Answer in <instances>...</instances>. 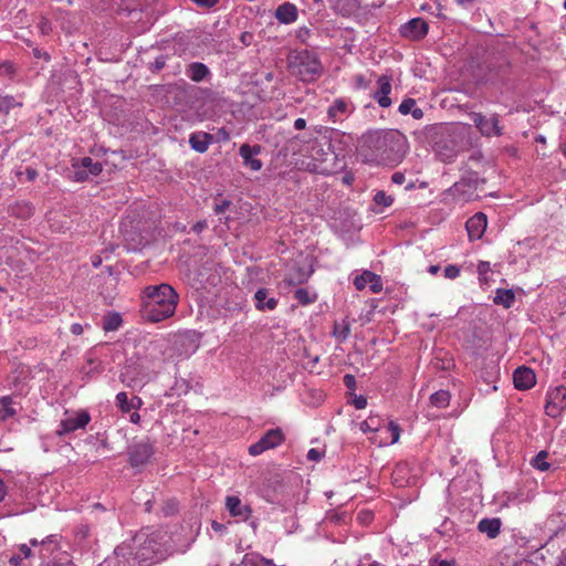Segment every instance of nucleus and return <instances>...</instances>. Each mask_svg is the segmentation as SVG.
<instances>
[{
    "instance_id": "obj_56",
    "label": "nucleus",
    "mask_w": 566,
    "mask_h": 566,
    "mask_svg": "<svg viewBox=\"0 0 566 566\" xmlns=\"http://www.w3.org/2000/svg\"><path fill=\"white\" fill-rule=\"evenodd\" d=\"M38 176V172L35 169H32V168H28L27 169V177L30 181L34 180Z\"/></svg>"
},
{
    "instance_id": "obj_2",
    "label": "nucleus",
    "mask_w": 566,
    "mask_h": 566,
    "mask_svg": "<svg viewBox=\"0 0 566 566\" xmlns=\"http://www.w3.org/2000/svg\"><path fill=\"white\" fill-rule=\"evenodd\" d=\"M159 533L142 531L133 538V546L123 543L115 548V554L123 557L128 564L136 563L138 566H150L160 553Z\"/></svg>"
},
{
    "instance_id": "obj_34",
    "label": "nucleus",
    "mask_w": 566,
    "mask_h": 566,
    "mask_svg": "<svg viewBox=\"0 0 566 566\" xmlns=\"http://www.w3.org/2000/svg\"><path fill=\"white\" fill-rule=\"evenodd\" d=\"M350 333V325L347 319H343L340 322H336L333 328V335L339 342H344L347 339Z\"/></svg>"
},
{
    "instance_id": "obj_51",
    "label": "nucleus",
    "mask_w": 566,
    "mask_h": 566,
    "mask_svg": "<svg viewBox=\"0 0 566 566\" xmlns=\"http://www.w3.org/2000/svg\"><path fill=\"white\" fill-rule=\"evenodd\" d=\"M195 3L201 7H213L219 0H192Z\"/></svg>"
},
{
    "instance_id": "obj_62",
    "label": "nucleus",
    "mask_w": 566,
    "mask_h": 566,
    "mask_svg": "<svg viewBox=\"0 0 566 566\" xmlns=\"http://www.w3.org/2000/svg\"><path fill=\"white\" fill-rule=\"evenodd\" d=\"M49 29H50V27H49V22L48 21L41 22V31H42V33H45Z\"/></svg>"
},
{
    "instance_id": "obj_60",
    "label": "nucleus",
    "mask_w": 566,
    "mask_h": 566,
    "mask_svg": "<svg viewBox=\"0 0 566 566\" xmlns=\"http://www.w3.org/2000/svg\"><path fill=\"white\" fill-rule=\"evenodd\" d=\"M101 263H102V259H101V256H98V255H94V256L92 258V264H93V266H94V268L99 266V265H101Z\"/></svg>"
},
{
    "instance_id": "obj_26",
    "label": "nucleus",
    "mask_w": 566,
    "mask_h": 566,
    "mask_svg": "<svg viewBox=\"0 0 566 566\" xmlns=\"http://www.w3.org/2000/svg\"><path fill=\"white\" fill-rule=\"evenodd\" d=\"M502 522L497 517L482 518L478 524V530L488 535L489 538H495L501 531Z\"/></svg>"
},
{
    "instance_id": "obj_3",
    "label": "nucleus",
    "mask_w": 566,
    "mask_h": 566,
    "mask_svg": "<svg viewBox=\"0 0 566 566\" xmlns=\"http://www.w3.org/2000/svg\"><path fill=\"white\" fill-rule=\"evenodd\" d=\"M400 135L396 132L373 130L363 137V147L377 160H387L398 151Z\"/></svg>"
},
{
    "instance_id": "obj_16",
    "label": "nucleus",
    "mask_w": 566,
    "mask_h": 566,
    "mask_svg": "<svg viewBox=\"0 0 566 566\" xmlns=\"http://www.w3.org/2000/svg\"><path fill=\"white\" fill-rule=\"evenodd\" d=\"M488 227L486 216L478 212L472 216L465 223L468 235L470 240H479L482 238Z\"/></svg>"
},
{
    "instance_id": "obj_63",
    "label": "nucleus",
    "mask_w": 566,
    "mask_h": 566,
    "mask_svg": "<svg viewBox=\"0 0 566 566\" xmlns=\"http://www.w3.org/2000/svg\"><path fill=\"white\" fill-rule=\"evenodd\" d=\"M212 528L217 532L221 531L223 528V525L218 523V522H213L212 523Z\"/></svg>"
},
{
    "instance_id": "obj_53",
    "label": "nucleus",
    "mask_w": 566,
    "mask_h": 566,
    "mask_svg": "<svg viewBox=\"0 0 566 566\" xmlns=\"http://www.w3.org/2000/svg\"><path fill=\"white\" fill-rule=\"evenodd\" d=\"M306 127V120L304 118H297L294 122V128L297 130H302Z\"/></svg>"
},
{
    "instance_id": "obj_40",
    "label": "nucleus",
    "mask_w": 566,
    "mask_h": 566,
    "mask_svg": "<svg viewBox=\"0 0 566 566\" xmlns=\"http://www.w3.org/2000/svg\"><path fill=\"white\" fill-rule=\"evenodd\" d=\"M21 105L20 103L15 102V99L12 96H0V112L2 113H9V111L14 107Z\"/></svg>"
},
{
    "instance_id": "obj_27",
    "label": "nucleus",
    "mask_w": 566,
    "mask_h": 566,
    "mask_svg": "<svg viewBox=\"0 0 566 566\" xmlns=\"http://www.w3.org/2000/svg\"><path fill=\"white\" fill-rule=\"evenodd\" d=\"M186 75L193 82H201L210 75V71L206 64L193 62L187 66Z\"/></svg>"
},
{
    "instance_id": "obj_32",
    "label": "nucleus",
    "mask_w": 566,
    "mask_h": 566,
    "mask_svg": "<svg viewBox=\"0 0 566 566\" xmlns=\"http://www.w3.org/2000/svg\"><path fill=\"white\" fill-rule=\"evenodd\" d=\"M18 549L19 553L13 554L9 558V564L11 566H23V560L32 555L31 548L27 544L19 545Z\"/></svg>"
},
{
    "instance_id": "obj_21",
    "label": "nucleus",
    "mask_w": 566,
    "mask_h": 566,
    "mask_svg": "<svg viewBox=\"0 0 566 566\" xmlns=\"http://www.w3.org/2000/svg\"><path fill=\"white\" fill-rule=\"evenodd\" d=\"M274 17L280 23L291 24L297 20L298 11L295 4L284 2L276 8Z\"/></svg>"
},
{
    "instance_id": "obj_25",
    "label": "nucleus",
    "mask_w": 566,
    "mask_h": 566,
    "mask_svg": "<svg viewBox=\"0 0 566 566\" xmlns=\"http://www.w3.org/2000/svg\"><path fill=\"white\" fill-rule=\"evenodd\" d=\"M116 405L122 412H130L138 410L143 405V400L137 396L129 398L126 392L120 391L116 395Z\"/></svg>"
},
{
    "instance_id": "obj_15",
    "label": "nucleus",
    "mask_w": 566,
    "mask_h": 566,
    "mask_svg": "<svg viewBox=\"0 0 566 566\" xmlns=\"http://www.w3.org/2000/svg\"><path fill=\"white\" fill-rule=\"evenodd\" d=\"M154 453L153 447L148 442L135 444L129 451V461L133 467H139L149 461Z\"/></svg>"
},
{
    "instance_id": "obj_48",
    "label": "nucleus",
    "mask_w": 566,
    "mask_h": 566,
    "mask_svg": "<svg viewBox=\"0 0 566 566\" xmlns=\"http://www.w3.org/2000/svg\"><path fill=\"white\" fill-rule=\"evenodd\" d=\"M87 364H88V369L87 367H83V373H85L86 375H90L91 373H97V365L92 360V359H87Z\"/></svg>"
},
{
    "instance_id": "obj_35",
    "label": "nucleus",
    "mask_w": 566,
    "mask_h": 566,
    "mask_svg": "<svg viewBox=\"0 0 566 566\" xmlns=\"http://www.w3.org/2000/svg\"><path fill=\"white\" fill-rule=\"evenodd\" d=\"M476 272L479 276V281L482 285H489L492 273L491 264L488 261H480L476 266Z\"/></svg>"
},
{
    "instance_id": "obj_47",
    "label": "nucleus",
    "mask_w": 566,
    "mask_h": 566,
    "mask_svg": "<svg viewBox=\"0 0 566 566\" xmlns=\"http://www.w3.org/2000/svg\"><path fill=\"white\" fill-rule=\"evenodd\" d=\"M391 180L396 185H402L405 182V174L400 171H396L391 176Z\"/></svg>"
},
{
    "instance_id": "obj_58",
    "label": "nucleus",
    "mask_w": 566,
    "mask_h": 566,
    "mask_svg": "<svg viewBox=\"0 0 566 566\" xmlns=\"http://www.w3.org/2000/svg\"><path fill=\"white\" fill-rule=\"evenodd\" d=\"M440 271V266L439 265H430L428 268V272L431 274V275H436L438 274Z\"/></svg>"
},
{
    "instance_id": "obj_55",
    "label": "nucleus",
    "mask_w": 566,
    "mask_h": 566,
    "mask_svg": "<svg viewBox=\"0 0 566 566\" xmlns=\"http://www.w3.org/2000/svg\"><path fill=\"white\" fill-rule=\"evenodd\" d=\"M207 227L206 221H199L193 226V231L200 233Z\"/></svg>"
},
{
    "instance_id": "obj_19",
    "label": "nucleus",
    "mask_w": 566,
    "mask_h": 566,
    "mask_svg": "<svg viewBox=\"0 0 566 566\" xmlns=\"http://www.w3.org/2000/svg\"><path fill=\"white\" fill-rule=\"evenodd\" d=\"M21 410L20 401L13 396L0 397V421L13 419Z\"/></svg>"
},
{
    "instance_id": "obj_12",
    "label": "nucleus",
    "mask_w": 566,
    "mask_h": 566,
    "mask_svg": "<svg viewBox=\"0 0 566 566\" xmlns=\"http://www.w3.org/2000/svg\"><path fill=\"white\" fill-rule=\"evenodd\" d=\"M391 482L396 488H405L416 484V475L411 473V467L407 462L398 463L391 474Z\"/></svg>"
},
{
    "instance_id": "obj_11",
    "label": "nucleus",
    "mask_w": 566,
    "mask_h": 566,
    "mask_svg": "<svg viewBox=\"0 0 566 566\" xmlns=\"http://www.w3.org/2000/svg\"><path fill=\"white\" fill-rule=\"evenodd\" d=\"M74 177L77 181H83L90 176H97L102 171V165L94 161L91 157H83L73 163Z\"/></svg>"
},
{
    "instance_id": "obj_64",
    "label": "nucleus",
    "mask_w": 566,
    "mask_h": 566,
    "mask_svg": "<svg viewBox=\"0 0 566 566\" xmlns=\"http://www.w3.org/2000/svg\"><path fill=\"white\" fill-rule=\"evenodd\" d=\"M354 381V377L350 376V375H346L345 376V382L347 386H349V384H352Z\"/></svg>"
},
{
    "instance_id": "obj_50",
    "label": "nucleus",
    "mask_w": 566,
    "mask_h": 566,
    "mask_svg": "<svg viewBox=\"0 0 566 566\" xmlns=\"http://www.w3.org/2000/svg\"><path fill=\"white\" fill-rule=\"evenodd\" d=\"M357 517L361 523H367L371 520V514L368 511H361L358 513Z\"/></svg>"
},
{
    "instance_id": "obj_23",
    "label": "nucleus",
    "mask_w": 566,
    "mask_h": 566,
    "mask_svg": "<svg viewBox=\"0 0 566 566\" xmlns=\"http://www.w3.org/2000/svg\"><path fill=\"white\" fill-rule=\"evenodd\" d=\"M213 136L206 132H195L189 136V145L190 147L203 154L208 150L209 146L212 144Z\"/></svg>"
},
{
    "instance_id": "obj_41",
    "label": "nucleus",
    "mask_w": 566,
    "mask_h": 566,
    "mask_svg": "<svg viewBox=\"0 0 566 566\" xmlns=\"http://www.w3.org/2000/svg\"><path fill=\"white\" fill-rule=\"evenodd\" d=\"M461 273V270L458 265L449 264L443 270V275L446 279L454 280L457 279Z\"/></svg>"
},
{
    "instance_id": "obj_43",
    "label": "nucleus",
    "mask_w": 566,
    "mask_h": 566,
    "mask_svg": "<svg viewBox=\"0 0 566 566\" xmlns=\"http://www.w3.org/2000/svg\"><path fill=\"white\" fill-rule=\"evenodd\" d=\"M353 405L356 409H364L367 406V399L363 395L353 398Z\"/></svg>"
},
{
    "instance_id": "obj_44",
    "label": "nucleus",
    "mask_w": 566,
    "mask_h": 566,
    "mask_svg": "<svg viewBox=\"0 0 566 566\" xmlns=\"http://www.w3.org/2000/svg\"><path fill=\"white\" fill-rule=\"evenodd\" d=\"M430 564H431V566H454V562L453 560L441 559V558H438V557L432 558Z\"/></svg>"
},
{
    "instance_id": "obj_45",
    "label": "nucleus",
    "mask_w": 566,
    "mask_h": 566,
    "mask_svg": "<svg viewBox=\"0 0 566 566\" xmlns=\"http://www.w3.org/2000/svg\"><path fill=\"white\" fill-rule=\"evenodd\" d=\"M216 136L217 142H228L230 139V134L226 128H219Z\"/></svg>"
},
{
    "instance_id": "obj_5",
    "label": "nucleus",
    "mask_w": 566,
    "mask_h": 566,
    "mask_svg": "<svg viewBox=\"0 0 566 566\" xmlns=\"http://www.w3.org/2000/svg\"><path fill=\"white\" fill-rule=\"evenodd\" d=\"M91 421V415L85 409L65 410L56 433L65 436L80 429H85Z\"/></svg>"
},
{
    "instance_id": "obj_9",
    "label": "nucleus",
    "mask_w": 566,
    "mask_h": 566,
    "mask_svg": "<svg viewBox=\"0 0 566 566\" xmlns=\"http://www.w3.org/2000/svg\"><path fill=\"white\" fill-rule=\"evenodd\" d=\"M400 438V428L394 421H384L379 431L376 432L369 440L378 447H387L398 442Z\"/></svg>"
},
{
    "instance_id": "obj_6",
    "label": "nucleus",
    "mask_w": 566,
    "mask_h": 566,
    "mask_svg": "<svg viewBox=\"0 0 566 566\" xmlns=\"http://www.w3.org/2000/svg\"><path fill=\"white\" fill-rule=\"evenodd\" d=\"M470 118L480 134L484 137L501 136L503 134L500 126L499 115L492 114L485 116L482 113H470Z\"/></svg>"
},
{
    "instance_id": "obj_29",
    "label": "nucleus",
    "mask_w": 566,
    "mask_h": 566,
    "mask_svg": "<svg viewBox=\"0 0 566 566\" xmlns=\"http://www.w3.org/2000/svg\"><path fill=\"white\" fill-rule=\"evenodd\" d=\"M493 302L496 305L510 308L515 302V294L512 290L497 289Z\"/></svg>"
},
{
    "instance_id": "obj_38",
    "label": "nucleus",
    "mask_w": 566,
    "mask_h": 566,
    "mask_svg": "<svg viewBox=\"0 0 566 566\" xmlns=\"http://www.w3.org/2000/svg\"><path fill=\"white\" fill-rule=\"evenodd\" d=\"M294 297L302 305H307V304L314 303L316 301V294L310 292L306 289H297L294 293Z\"/></svg>"
},
{
    "instance_id": "obj_4",
    "label": "nucleus",
    "mask_w": 566,
    "mask_h": 566,
    "mask_svg": "<svg viewBox=\"0 0 566 566\" xmlns=\"http://www.w3.org/2000/svg\"><path fill=\"white\" fill-rule=\"evenodd\" d=\"M483 182L476 172L470 171L465 174L458 182L447 190V195L452 198L455 203H465L475 200L479 195L476 190L479 185Z\"/></svg>"
},
{
    "instance_id": "obj_54",
    "label": "nucleus",
    "mask_w": 566,
    "mask_h": 566,
    "mask_svg": "<svg viewBox=\"0 0 566 566\" xmlns=\"http://www.w3.org/2000/svg\"><path fill=\"white\" fill-rule=\"evenodd\" d=\"M129 421L132 423H134V424L139 423L140 422V415L136 410H134V412H132L129 415Z\"/></svg>"
},
{
    "instance_id": "obj_52",
    "label": "nucleus",
    "mask_w": 566,
    "mask_h": 566,
    "mask_svg": "<svg viewBox=\"0 0 566 566\" xmlns=\"http://www.w3.org/2000/svg\"><path fill=\"white\" fill-rule=\"evenodd\" d=\"M83 331H84V327L78 323H74L71 325V332L74 335H81L83 333Z\"/></svg>"
},
{
    "instance_id": "obj_33",
    "label": "nucleus",
    "mask_w": 566,
    "mask_h": 566,
    "mask_svg": "<svg viewBox=\"0 0 566 566\" xmlns=\"http://www.w3.org/2000/svg\"><path fill=\"white\" fill-rule=\"evenodd\" d=\"M450 398L448 390H438L430 396V402L437 408H446L450 403Z\"/></svg>"
},
{
    "instance_id": "obj_8",
    "label": "nucleus",
    "mask_w": 566,
    "mask_h": 566,
    "mask_svg": "<svg viewBox=\"0 0 566 566\" xmlns=\"http://www.w3.org/2000/svg\"><path fill=\"white\" fill-rule=\"evenodd\" d=\"M284 440V434L281 429H270L266 431L258 442L249 447V453L253 457L260 455L266 450L276 448Z\"/></svg>"
},
{
    "instance_id": "obj_39",
    "label": "nucleus",
    "mask_w": 566,
    "mask_h": 566,
    "mask_svg": "<svg viewBox=\"0 0 566 566\" xmlns=\"http://www.w3.org/2000/svg\"><path fill=\"white\" fill-rule=\"evenodd\" d=\"M374 201L376 205L387 208L392 205L394 198L385 191H377L374 196Z\"/></svg>"
},
{
    "instance_id": "obj_42",
    "label": "nucleus",
    "mask_w": 566,
    "mask_h": 566,
    "mask_svg": "<svg viewBox=\"0 0 566 566\" xmlns=\"http://www.w3.org/2000/svg\"><path fill=\"white\" fill-rule=\"evenodd\" d=\"M306 457L310 461H319L324 457V452L318 449L312 448L308 450Z\"/></svg>"
},
{
    "instance_id": "obj_49",
    "label": "nucleus",
    "mask_w": 566,
    "mask_h": 566,
    "mask_svg": "<svg viewBox=\"0 0 566 566\" xmlns=\"http://www.w3.org/2000/svg\"><path fill=\"white\" fill-rule=\"evenodd\" d=\"M455 3L464 9H471L476 0H454Z\"/></svg>"
},
{
    "instance_id": "obj_7",
    "label": "nucleus",
    "mask_w": 566,
    "mask_h": 566,
    "mask_svg": "<svg viewBox=\"0 0 566 566\" xmlns=\"http://www.w3.org/2000/svg\"><path fill=\"white\" fill-rule=\"evenodd\" d=\"M566 409V387L557 386L547 391L545 412L551 418L559 417Z\"/></svg>"
},
{
    "instance_id": "obj_37",
    "label": "nucleus",
    "mask_w": 566,
    "mask_h": 566,
    "mask_svg": "<svg viewBox=\"0 0 566 566\" xmlns=\"http://www.w3.org/2000/svg\"><path fill=\"white\" fill-rule=\"evenodd\" d=\"M311 273H312L311 270H297V272H295V273L290 272L287 274L285 281L290 285L301 284L310 277Z\"/></svg>"
},
{
    "instance_id": "obj_13",
    "label": "nucleus",
    "mask_w": 566,
    "mask_h": 566,
    "mask_svg": "<svg viewBox=\"0 0 566 566\" xmlns=\"http://www.w3.org/2000/svg\"><path fill=\"white\" fill-rule=\"evenodd\" d=\"M378 88L373 93V98L382 108H388L391 105L389 97L391 93V78L388 75H381L377 80Z\"/></svg>"
},
{
    "instance_id": "obj_18",
    "label": "nucleus",
    "mask_w": 566,
    "mask_h": 566,
    "mask_svg": "<svg viewBox=\"0 0 566 566\" xmlns=\"http://www.w3.org/2000/svg\"><path fill=\"white\" fill-rule=\"evenodd\" d=\"M260 153L261 147L259 145L250 146L248 144H243L239 149V154L243 159L244 166L249 167L253 171H258L262 168V161L254 158V156L259 155Z\"/></svg>"
},
{
    "instance_id": "obj_10",
    "label": "nucleus",
    "mask_w": 566,
    "mask_h": 566,
    "mask_svg": "<svg viewBox=\"0 0 566 566\" xmlns=\"http://www.w3.org/2000/svg\"><path fill=\"white\" fill-rule=\"evenodd\" d=\"M429 32V24L422 18H413L399 28L402 38L411 41H420Z\"/></svg>"
},
{
    "instance_id": "obj_59",
    "label": "nucleus",
    "mask_w": 566,
    "mask_h": 566,
    "mask_svg": "<svg viewBox=\"0 0 566 566\" xmlns=\"http://www.w3.org/2000/svg\"><path fill=\"white\" fill-rule=\"evenodd\" d=\"M6 486H4V483L2 482V480H0V502L4 499L6 496Z\"/></svg>"
},
{
    "instance_id": "obj_28",
    "label": "nucleus",
    "mask_w": 566,
    "mask_h": 566,
    "mask_svg": "<svg viewBox=\"0 0 566 566\" xmlns=\"http://www.w3.org/2000/svg\"><path fill=\"white\" fill-rule=\"evenodd\" d=\"M398 111L401 115H411L415 119H421L423 117V111L416 105V101L413 98H405Z\"/></svg>"
},
{
    "instance_id": "obj_14",
    "label": "nucleus",
    "mask_w": 566,
    "mask_h": 566,
    "mask_svg": "<svg viewBox=\"0 0 566 566\" xmlns=\"http://www.w3.org/2000/svg\"><path fill=\"white\" fill-rule=\"evenodd\" d=\"M354 285L358 291L364 290L367 285H369L373 293H379L382 291L381 277L367 270L355 276Z\"/></svg>"
},
{
    "instance_id": "obj_1",
    "label": "nucleus",
    "mask_w": 566,
    "mask_h": 566,
    "mask_svg": "<svg viewBox=\"0 0 566 566\" xmlns=\"http://www.w3.org/2000/svg\"><path fill=\"white\" fill-rule=\"evenodd\" d=\"M145 319L157 323L171 317L178 304V294L166 283L146 286L142 296Z\"/></svg>"
},
{
    "instance_id": "obj_24",
    "label": "nucleus",
    "mask_w": 566,
    "mask_h": 566,
    "mask_svg": "<svg viewBox=\"0 0 566 566\" xmlns=\"http://www.w3.org/2000/svg\"><path fill=\"white\" fill-rule=\"evenodd\" d=\"M254 304L260 311H272L277 305V300L270 295L269 290L261 287L254 293Z\"/></svg>"
},
{
    "instance_id": "obj_61",
    "label": "nucleus",
    "mask_w": 566,
    "mask_h": 566,
    "mask_svg": "<svg viewBox=\"0 0 566 566\" xmlns=\"http://www.w3.org/2000/svg\"><path fill=\"white\" fill-rule=\"evenodd\" d=\"M186 338H187V336H186V335H178V336H176V338H175V344H180V345H182V344L185 343Z\"/></svg>"
},
{
    "instance_id": "obj_22",
    "label": "nucleus",
    "mask_w": 566,
    "mask_h": 566,
    "mask_svg": "<svg viewBox=\"0 0 566 566\" xmlns=\"http://www.w3.org/2000/svg\"><path fill=\"white\" fill-rule=\"evenodd\" d=\"M226 507L233 517L247 520L251 514L250 507L244 505L238 496H227Z\"/></svg>"
},
{
    "instance_id": "obj_20",
    "label": "nucleus",
    "mask_w": 566,
    "mask_h": 566,
    "mask_svg": "<svg viewBox=\"0 0 566 566\" xmlns=\"http://www.w3.org/2000/svg\"><path fill=\"white\" fill-rule=\"evenodd\" d=\"M353 104L349 99L337 98L328 107V117L334 122L343 120L353 111Z\"/></svg>"
},
{
    "instance_id": "obj_17",
    "label": "nucleus",
    "mask_w": 566,
    "mask_h": 566,
    "mask_svg": "<svg viewBox=\"0 0 566 566\" xmlns=\"http://www.w3.org/2000/svg\"><path fill=\"white\" fill-rule=\"evenodd\" d=\"M513 381L517 389L527 390L536 384V376L531 368L522 366L515 369Z\"/></svg>"
},
{
    "instance_id": "obj_46",
    "label": "nucleus",
    "mask_w": 566,
    "mask_h": 566,
    "mask_svg": "<svg viewBox=\"0 0 566 566\" xmlns=\"http://www.w3.org/2000/svg\"><path fill=\"white\" fill-rule=\"evenodd\" d=\"M240 40L244 46H249L253 41V34L251 32H243Z\"/></svg>"
},
{
    "instance_id": "obj_30",
    "label": "nucleus",
    "mask_w": 566,
    "mask_h": 566,
    "mask_svg": "<svg viewBox=\"0 0 566 566\" xmlns=\"http://www.w3.org/2000/svg\"><path fill=\"white\" fill-rule=\"evenodd\" d=\"M385 420L379 418L378 416H370L368 419L364 420L359 424V429L364 433H374L376 434L377 431H379L381 424Z\"/></svg>"
},
{
    "instance_id": "obj_57",
    "label": "nucleus",
    "mask_w": 566,
    "mask_h": 566,
    "mask_svg": "<svg viewBox=\"0 0 566 566\" xmlns=\"http://www.w3.org/2000/svg\"><path fill=\"white\" fill-rule=\"evenodd\" d=\"M56 543V537L54 535L48 536L45 539L41 542L43 546H46L49 544Z\"/></svg>"
},
{
    "instance_id": "obj_31",
    "label": "nucleus",
    "mask_w": 566,
    "mask_h": 566,
    "mask_svg": "<svg viewBox=\"0 0 566 566\" xmlns=\"http://www.w3.org/2000/svg\"><path fill=\"white\" fill-rule=\"evenodd\" d=\"M123 323L122 316L116 312L106 314L103 318V329L106 332L117 331Z\"/></svg>"
},
{
    "instance_id": "obj_36",
    "label": "nucleus",
    "mask_w": 566,
    "mask_h": 566,
    "mask_svg": "<svg viewBox=\"0 0 566 566\" xmlns=\"http://www.w3.org/2000/svg\"><path fill=\"white\" fill-rule=\"evenodd\" d=\"M548 452L546 451H539L531 461V464L533 468L541 472L547 471L551 465L547 462Z\"/></svg>"
}]
</instances>
